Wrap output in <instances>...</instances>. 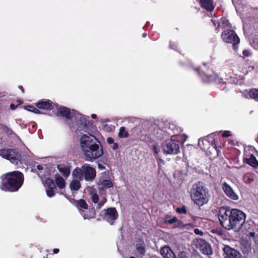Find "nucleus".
Returning a JSON list of instances; mask_svg holds the SVG:
<instances>
[{
  "label": "nucleus",
  "mask_w": 258,
  "mask_h": 258,
  "mask_svg": "<svg viewBox=\"0 0 258 258\" xmlns=\"http://www.w3.org/2000/svg\"><path fill=\"white\" fill-rule=\"evenodd\" d=\"M222 136H223V137H228L230 136L231 134H230V131H226L223 132L222 133Z\"/></svg>",
  "instance_id": "ea45409f"
},
{
  "label": "nucleus",
  "mask_w": 258,
  "mask_h": 258,
  "mask_svg": "<svg viewBox=\"0 0 258 258\" xmlns=\"http://www.w3.org/2000/svg\"><path fill=\"white\" fill-rule=\"evenodd\" d=\"M104 217L107 221L112 224L117 219L118 214L115 208H110L104 210Z\"/></svg>",
  "instance_id": "9d476101"
},
{
  "label": "nucleus",
  "mask_w": 258,
  "mask_h": 258,
  "mask_svg": "<svg viewBox=\"0 0 258 258\" xmlns=\"http://www.w3.org/2000/svg\"><path fill=\"white\" fill-rule=\"evenodd\" d=\"M81 214L84 217V219H90L94 217V212L93 211L88 210L81 211Z\"/></svg>",
  "instance_id": "b1692460"
},
{
  "label": "nucleus",
  "mask_w": 258,
  "mask_h": 258,
  "mask_svg": "<svg viewBox=\"0 0 258 258\" xmlns=\"http://www.w3.org/2000/svg\"><path fill=\"white\" fill-rule=\"evenodd\" d=\"M45 185L48 188H54L55 186L53 180L49 178L46 180Z\"/></svg>",
  "instance_id": "cd10ccee"
},
{
  "label": "nucleus",
  "mask_w": 258,
  "mask_h": 258,
  "mask_svg": "<svg viewBox=\"0 0 258 258\" xmlns=\"http://www.w3.org/2000/svg\"><path fill=\"white\" fill-rule=\"evenodd\" d=\"M130 258H135V257L134 256H131Z\"/></svg>",
  "instance_id": "4d7b16f0"
},
{
  "label": "nucleus",
  "mask_w": 258,
  "mask_h": 258,
  "mask_svg": "<svg viewBox=\"0 0 258 258\" xmlns=\"http://www.w3.org/2000/svg\"><path fill=\"white\" fill-rule=\"evenodd\" d=\"M221 38L224 42L231 43L234 46L240 42L239 37L235 32L232 30L224 31L221 34Z\"/></svg>",
  "instance_id": "1a4fd4ad"
},
{
  "label": "nucleus",
  "mask_w": 258,
  "mask_h": 258,
  "mask_svg": "<svg viewBox=\"0 0 258 258\" xmlns=\"http://www.w3.org/2000/svg\"><path fill=\"white\" fill-rule=\"evenodd\" d=\"M194 232L197 235H202L203 234V232L199 229H195Z\"/></svg>",
  "instance_id": "a19ab883"
},
{
  "label": "nucleus",
  "mask_w": 258,
  "mask_h": 258,
  "mask_svg": "<svg viewBox=\"0 0 258 258\" xmlns=\"http://www.w3.org/2000/svg\"><path fill=\"white\" fill-rule=\"evenodd\" d=\"M0 156L9 160L12 163L18 164L20 156L13 149H4L0 150Z\"/></svg>",
  "instance_id": "6e6552de"
},
{
  "label": "nucleus",
  "mask_w": 258,
  "mask_h": 258,
  "mask_svg": "<svg viewBox=\"0 0 258 258\" xmlns=\"http://www.w3.org/2000/svg\"><path fill=\"white\" fill-rule=\"evenodd\" d=\"M146 36H147V34H146V33H143V34H142V36H143V37H146Z\"/></svg>",
  "instance_id": "603ef678"
},
{
  "label": "nucleus",
  "mask_w": 258,
  "mask_h": 258,
  "mask_svg": "<svg viewBox=\"0 0 258 258\" xmlns=\"http://www.w3.org/2000/svg\"><path fill=\"white\" fill-rule=\"evenodd\" d=\"M101 185L103 188H109L112 186L113 183L110 180H105L101 183Z\"/></svg>",
  "instance_id": "c85d7f7f"
},
{
  "label": "nucleus",
  "mask_w": 258,
  "mask_h": 258,
  "mask_svg": "<svg viewBox=\"0 0 258 258\" xmlns=\"http://www.w3.org/2000/svg\"><path fill=\"white\" fill-rule=\"evenodd\" d=\"M1 143H2V139L0 138V144H1Z\"/></svg>",
  "instance_id": "6e6d98bb"
},
{
  "label": "nucleus",
  "mask_w": 258,
  "mask_h": 258,
  "mask_svg": "<svg viewBox=\"0 0 258 258\" xmlns=\"http://www.w3.org/2000/svg\"><path fill=\"white\" fill-rule=\"evenodd\" d=\"M250 97L254 100L258 101V90L253 89L249 92Z\"/></svg>",
  "instance_id": "bb28decb"
},
{
  "label": "nucleus",
  "mask_w": 258,
  "mask_h": 258,
  "mask_svg": "<svg viewBox=\"0 0 258 258\" xmlns=\"http://www.w3.org/2000/svg\"><path fill=\"white\" fill-rule=\"evenodd\" d=\"M46 194L48 197H52L54 196L55 193L53 188H48L46 189Z\"/></svg>",
  "instance_id": "72a5a7b5"
},
{
  "label": "nucleus",
  "mask_w": 258,
  "mask_h": 258,
  "mask_svg": "<svg viewBox=\"0 0 258 258\" xmlns=\"http://www.w3.org/2000/svg\"><path fill=\"white\" fill-rule=\"evenodd\" d=\"M90 195L92 202L94 203H97L99 200L98 195L95 192H93V191L91 192Z\"/></svg>",
  "instance_id": "7c9ffc66"
},
{
  "label": "nucleus",
  "mask_w": 258,
  "mask_h": 258,
  "mask_svg": "<svg viewBox=\"0 0 258 258\" xmlns=\"http://www.w3.org/2000/svg\"><path fill=\"white\" fill-rule=\"evenodd\" d=\"M190 195L194 203L199 206L204 205L209 200L210 195L208 188L200 182L193 185Z\"/></svg>",
  "instance_id": "20e7f679"
},
{
  "label": "nucleus",
  "mask_w": 258,
  "mask_h": 258,
  "mask_svg": "<svg viewBox=\"0 0 258 258\" xmlns=\"http://www.w3.org/2000/svg\"><path fill=\"white\" fill-rule=\"evenodd\" d=\"M223 22V23H225V24H227L228 23V21L227 20H225V19H223V20H222L221 22ZM220 25H221L222 26V25H221V22H220V23H218V26H220Z\"/></svg>",
  "instance_id": "c03bdc74"
},
{
  "label": "nucleus",
  "mask_w": 258,
  "mask_h": 258,
  "mask_svg": "<svg viewBox=\"0 0 258 258\" xmlns=\"http://www.w3.org/2000/svg\"><path fill=\"white\" fill-rule=\"evenodd\" d=\"M255 178V175L253 173H246L243 176V181L245 183H251L252 182Z\"/></svg>",
  "instance_id": "412c9836"
},
{
  "label": "nucleus",
  "mask_w": 258,
  "mask_h": 258,
  "mask_svg": "<svg viewBox=\"0 0 258 258\" xmlns=\"http://www.w3.org/2000/svg\"><path fill=\"white\" fill-rule=\"evenodd\" d=\"M248 250H250V245L248 246Z\"/></svg>",
  "instance_id": "5fc2aeb1"
},
{
  "label": "nucleus",
  "mask_w": 258,
  "mask_h": 258,
  "mask_svg": "<svg viewBox=\"0 0 258 258\" xmlns=\"http://www.w3.org/2000/svg\"><path fill=\"white\" fill-rule=\"evenodd\" d=\"M153 149L154 152L155 156L156 157H157V156L158 155L159 153V150L158 149L157 146L156 145H153Z\"/></svg>",
  "instance_id": "4c0bfd02"
},
{
  "label": "nucleus",
  "mask_w": 258,
  "mask_h": 258,
  "mask_svg": "<svg viewBox=\"0 0 258 258\" xmlns=\"http://www.w3.org/2000/svg\"><path fill=\"white\" fill-rule=\"evenodd\" d=\"M55 183L59 188H63L66 185L64 179L60 175H56L55 177Z\"/></svg>",
  "instance_id": "4be33fe9"
},
{
  "label": "nucleus",
  "mask_w": 258,
  "mask_h": 258,
  "mask_svg": "<svg viewBox=\"0 0 258 258\" xmlns=\"http://www.w3.org/2000/svg\"><path fill=\"white\" fill-rule=\"evenodd\" d=\"M19 88L22 90V92H24V89L22 86H20Z\"/></svg>",
  "instance_id": "864d4df0"
},
{
  "label": "nucleus",
  "mask_w": 258,
  "mask_h": 258,
  "mask_svg": "<svg viewBox=\"0 0 258 258\" xmlns=\"http://www.w3.org/2000/svg\"><path fill=\"white\" fill-rule=\"evenodd\" d=\"M96 176V169L89 164H84L81 167L76 168L72 172V176L84 179L87 181H93Z\"/></svg>",
  "instance_id": "39448f33"
},
{
  "label": "nucleus",
  "mask_w": 258,
  "mask_h": 258,
  "mask_svg": "<svg viewBox=\"0 0 258 258\" xmlns=\"http://www.w3.org/2000/svg\"><path fill=\"white\" fill-rule=\"evenodd\" d=\"M213 21V24L215 26H216V22L215 20H212Z\"/></svg>",
  "instance_id": "3c124183"
},
{
  "label": "nucleus",
  "mask_w": 258,
  "mask_h": 258,
  "mask_svg": "<svg viewBox=\"0 0 258 258\" xmlns=\"http://www.w3.org/2000/svg\"><path fill=\"white\" fill-rule=\"evenodd\" d=\"M2 183L0 186L4 191H15L22 186L24 181L23 174L18 171L11 172L1 177Z\"/></svg>",
  "instance_id": "7ed1b4c3"
},
{
  "label": "nucleus",
  "mask_w": 258,
  "mask_h": 258,
  "mask_svg": "<svg viewBox=\"0 0 258 258\" xmlns=\"http://www.w3.org/2000/svg\"><path fill=\"white\" fill-rule=\"evenodd\" d=\"M218 218L221 225L227 230L240 229L245 221V214L237 209L222 207L219 210Z\"/></svg>",
  "instance_id": "f257e3e1"
},
{
  "label": "nucleus",
  "mask_w": 258,
  "mask_h": 258,
  "mask_svg": "<svg viewBox=\"0 0 258 258\" xmlns=\"http://www.w3.org/2000/svg\"><path fill=\"white\" fill-rule=\"evenodd\" d=\"M136 250L137 253L140 255H144L145 249V243L143 240H139L136 244Z\"/></svg>",
  "instance_id": "2eb2a0df"
},
{
  "label": "nucleus",
  "mask_w": 258,
  "mask_h": 258,
  "mask_svg": "<svg viewBox=\"0 0 258 258\" xmlns=\"http://www.w3.org/2000/svg\"><path fill=\"white\" fill-rule=\"evenodd\" d=\"M201 6L209 11H213L214 6L212 0H200Z\"/></svg>",
  "instance_id": "6ab92c4d"
},
{
  "label": "nucleus",
  "mask_w": 258,
  "mask_h": 258,
  "mask_svg": "<svg viewBox=\"0 0 258 258\" xmlns=\"http://www.w3.org/2000/svg\"><path fill=\"white\" fill-rule=\"evenodd\" d=\"M7 129L8 130V134H11V133L12 132V131L11 130H9V129L7 128Z\"/></svg>",
  "instance_id": "09e8293b"
},
{
  "label": "nucleus",
  "mask_w": 258,
  "mask_h": 258,
  "mask_svg": "<svg viewBox=\"0 0 258 258\" xmlns=\"http://www.w3.org/2000/svg\"><path fill=\"white\" fill-rule=\"evenodd\" d=\"M91 117H92V118H96V114H92L91 115Z\"/></svg>",
  "instance_id": "de8ad7c7"
},
{
  "label": "nucleus",
  "mask_w": 258,
  "mask_h": 258,
  "mask_svg": "<svg viewBox=\"0 0 258 258\" xmlns=\"http://www.w3.org/2000/svg\"><path fill=\"white\" fill-rule=\"evenodd\" d=\"M37 168L39 170H41L43 169V167L41 165H38L37 166Z\"/></svg>",
  "instance_id": "a18cd8bd"
},
{
  "label": "nucleus",
  "mask_w": 258,
  "mask_h": 258,
  "mask_svg": "<svg viewBox=\"0 0 258 258\" xmlns=\"http://www.w3.org/2000/svg\"><path fill=\"white\" fill-rule=\"evenodd\" d=\"M200 244H201V250L204 254L210 255L212 253V250L211 246L208 245L204 240H200Z\"/></svg>",
  "instance_id": "f3484780"
},
{
  "label": "nucleus",
  "mask_w": 258,
  "mask_h": 258,
  "mask_svg": "<svg viewBox=\"0 0 258 258\" xmlns=\"http://www.w3.org/2000/svg\"><path fill=\"white\" fill-rule=\"evenodd\" d=\"M204 142H208L207 140L204 139H200L199 141L198 145L202 149L205 150V147L204 146Z\"/></svg>",
  "instance_id": "473e14b6"
},
{
  "label": "nucleus",
  "mask_w": 258,
  "mask_h": 258,
  "mask_svg": "<svg viewBox=\"0 0 258 258\" xmlns=\"http://www.w3.org/2000/svg\"><path fill=\"white\" fill-rule=\"evenodd\" d=\"M165 223H170V224H173L174 223H176L177 222H178V219L176 217H174L168 220H166L165 221Z\"/></svg>",
  "instance_id": "f704fd0d"
},
{
  "label": "nucleus",
  "mask_w": 258,
  "mask_h": 258,
  "mask_svg": "<svg viewBox=\"0 0 258 258\" xmlns=\"http://www.w3.org/2000/svg\"><path fill=\"white\" fill-rule=\"evenodd\" d=\"M223 251L226 254V258H243L239 251L229 246H225Z\"/></svg>",
  "instance_id": "f8f14e48"
},
{
  "label": "nucleus",
  "mask_w": 258,
  "mask_h": 258,
  "mask_svg": "<svg viewBox=\"0 0 258 258\" xmlns=\"http://www.w3.org/2000/svg\"><path fill=\"white\" fill-rule=\"evenodd\" d=\"M242 54L244 56L248 57L251 55V52L249 50L245 49L243 51Z\"/></svg>",
  "instance_id": "e433bc0d"
},
{
  "label": "nucleus",
  "mask_w": 258,
  "mask_h": 258,
  "mask_svg": "<svg viewBox=\"0 0 258 258\" xmlns=\"http://www.w3.org/2000/svg\"><path fill=\"white\" fill-rule=\"evenodd\" d=\"M176 212L179 214H186V209L185 206H182L181 208H177L176 209Z\"/></svg>",
  "instance_id": "2f4dec72"
},
{
  "label": "nucleus",
  "mask_w": 258,
  "mask_h": 258,
  "mask_svg": "<svg viewBox=\"0 0 258 258\" xmlns=\"http://www.w3.org/2000/svg\"><path fill=\"white\" fill-rule=\"evenodd\" d=\"M56 114L57 116L65 117L67 119L75 120L77 123L80 122L81 124H86V121L82 114L74 110L71 111L69 108L65 107H58L57 109Z\"/></svg>",
  "instance_id": "423d86ee"
},
{
  "label": "nucleus",
  "mask_w": 258,
  "mask_h": 258,
  "mask_svg": "<svg viewBox=\"0 0 258 258\" xmlns=\"http://www.w3.org/2000/svg\"><path fill=\"white\" fill-rule=\"evenodd\" d=\"M179 136H172L162 145L163 152L166 154H177L180 151Z\"/></svg>",
  "instance_id": "0eeeda50"
},
{
  "label": "nucleus",
  "mask_w": 258,
  "mask_h": 258,
  "mask_svg": "<svg viewBox=\"0 0 258 258\" xmlns=\"http://www.w3.org/2000/svg\"><path fill=\"white\" fill-rule=\"evenodd\" d=\"M106 202V199L105 198H103L102 199H101L98 203L99 207L100 208L102 207Z\"/></svg>",
  "instance_id": "58836bf2"
},
{
  "label": "nucleus",
  "mask_w": 258,
  "mask_h": 258,
  "mask_svg": "<svg viewBox=\"0 0 258 258\" xmlns=\"http://www.w3.org/2000/svg\"><path fill=\"white\" fill-rule=\"evenodd\" d=\"M36 106L40 109L51 110L53 109L52 102L49 100L41 101L36 104Z\"/></svg>",
  "instance_id": "dca6fc26"
},
{
  "label": "nucleus",
  "mask_w": 258,
  "mask_h": 258,
  "mask_svg": "<svg viewBox=\"0 0 258 258\" xmlns=\"http://www.w3.org/2000/svg\"><path fill=\"white\" fill-rule=\"evenodd\" d=\"M10 106H11V109H14L15 108L14 104H11Z\"/></svg>",
  "instance_id": "8fccbe9b"
},
{
  "label": "nucleus",
  "mask_w": 258,
  "mask_h": 258,
  "mask_svg": "<svg viewBox=\"0 0 258 258\" xmlns=\"http://www.w3.org/2000/svg\"><path fill=\"white\" fill-rule=\"evenodd\" d=\"M80 146L87 161H93L103 154V150L100 142L91 134H85L82 136Z\"/></svg>",
  "instance_id": "f03ea898"
},
{
  "label": "nucleus",
  "mask_w": 258,
  "mask_h": 258,
  "mask_svg": "<svg viewBox=\"0 0 258 258\" xmlns=\"http://www.w3.org/2000/svg\"><path fill=\"white\" fill-rule=\"evenodd\" d=\"M118 148V145L117 143H113V145L112 146V149L114 150H116Z\"/></svg>",
  "instance_id": "37998d69"
},
{
  "label": "nucleus",
  "mask_w": 258,
  "mask_h": 258,
  "mask_svg": "<svg viewBox=\"0 0 258 258\" xmlns=\"http://www.w3.org/2000/svg\"><path fill=\"white\" fill-rule=\"evenodd\" d=\"M244 159L245 162L250 166L254 167H258V161L253 155H246Z\"/></svg>",
  "instance_id": "a211bd4d"
},
{
  "label": "nucleus",
  "mask_w": 258,
  "mask_h": 258,
  "mask_svg": "<svg viewBox=\"0 0 258 258\" xmlns=\"http://www.w3.org/2000/svg\"><path fill=\"white\" fill-rule=\"evenodd\" d=\"M59 252V249L58 248H54L53 249V253H57Z\"/></svg>",
  "instance_id": "49530a36"
},
{
  "label": "nucleus",
  "mask_w": 258,
  "mask_h": 258,
  "mask_svg": "<svg viewBox=\"0 0 258 258\" xmlns=\"http://www.w3.org/2000/svg\"><path fill=\"white\" fill-rule=\"evenodd\" d=\"M73 177V179L70 184V187L72 190H78L81 187L80 181L82 180H80L79 178L75 177Z\"/></svg>",
  "instance_id": "aec40b11"
},
{
  "label": "nucleus",
  "mask_w": 258,
  "mask_h": 258,
  "mask_svg": "<svg viewBox=\"0 0 258 258\" xmlns=\"http://www.w3.org/2000/svg\"><path fill=\"white\" fill-rule=\"evenodd\" d=\"M59 172L64 177H68L70 174L71 166L64 164H60L57 166Z\"/></svg>",
  "instance_id": "ddd939ff"
},
{
  "label": "nucleus",
  "mask_w": 258,
  "mask_h": 258,
  "mask_svg": "<svg viewBox=\"0 0 258 258\" xmlns=\"http://www.w3.org/2000/svg\"><path fill=\"white\" fill-rule=\"evenodd\" d=\"M222 188L225 195L229 198L235 201L238 199V196L233 190L232 188L226 182H224L222 183Z\"/></svg>",
  "instance_id": "9b49d317"
},
{
  "label": "nucleus",
  "mask_w": 258,
  "mask_h": 258,
  "mask_svg": "<svg viewBox=\"0 0 258 258\" xmlns=\"http://www.w3.org/2000/svg\"><path fill=\"white\" fill-rule=\"evenodd\" d=\"M246 237L250 241H253L255 244L258 245V234L254 232H249L246 234Z\"/></svg>",
  "instance_id": "5701e85b"
},
{
  "label": "nucleus",
  "mask_w": 258,
  "mask_h": 258,
  "mask_svg": "<svg viewBox=\"0 0 258 258\" xmlns=\"http://www.w3.org/2000/svg\"><path fill=\"white\" fill-rule=\"evenodd\" d=\"M177 258H188V257L186 252L181 251L178 254Z\"/></svg>",
  "instance_id": "c9c22d12"
},
{
  "label": "nucleus",
  "mask_w": 258,
  "mask_h": 258,
  "mask_svg": "<svg viewBox=\"0 0 258 258\" xmlns=\"http://www.w3.org/2000/svg\"><path fill=\"white\" fill-rule=\"evenodd\" d=\"M160 253L164 258H176L172 249L167 246H165L160 250Z\"/></svg>",
  "instance_id": "4468645a"
},
{
  "label": "nucleus",
  "mask_w": 258,
  "mask_h": 258,
  "mask_svg": "<svg viewBox=\"0 0 258 258\" xmlns=\"http://www.w3.org/2000/svg\"><path fill=\"white\" fill-rule=\"evenodd\" d=\"M107 142L109 144H111L114 143V140L112 138H108L107 139Z\"/></svg>",
  "instance_id": "79ce46f5"
},
{
  "label": "nucleus",
  "mask_w": 258,
  "mask_h": 258,
  "mask_svg": "<svg viewBox=\"0 0 258 258\" xmlns=\"http://www.w3.org/2000/svg\"><path fill=\"white\" fill-rule=\"evenodd\" d=\"M77 206L80 212H81L82 210H88V205L85 201L83 199L80 200L78 201Z\"/></svg>",
  "instance_id": "393cba45"
},
{
  "label": "nucleus",
  "mask_w": 258,
  "mask_h": 258,
  "mask_svg": "<svg viewBox=\"0 0 258 258\" xmlns=\"http://www.w3.org/2000/svg\"><path fill=\"white\" fill-rule=\"evenodd\" d=\"M128 136V132L125 130L124 127H121L118 133V137L121 138H125Z\"/></svg>",
  "instance_id": "a878e982"
},
{
  "label": "nucleus",
  "mask_w": 258,
  "mask_h": 258,
  "mask_svg": "<svg viewBox=\"0 0 258 258\" xmlns=\"http://www.w3.org/2000/svg\"><path fill=\"white\" fill-rule=\"evenodd\" d=\"M25 108L27 110L34 112L35 113L38 114L40 113V111L37 108L32 106H26Z\"/></svg>",
  "instance_id": "c756f323"
}]
</instances>
